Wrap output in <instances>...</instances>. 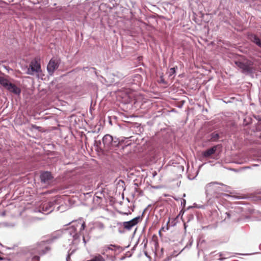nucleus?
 <instances>
[{
    "label": "nucleus",
    "instance_id": "58836bf2",
    "mask_svg": "<svg viewBox=\"0 0 261 261\" xmlns=\"http://www.w3.org/2000/svg\"><path fill=\"white\" fill-rule=\"evenodd\" d=\"M185 212V210L184 208H182V210H180V211L179 212V214H178V216L176 217V218H178L179 217V216H182V215H183V214H184Z\"/></svg>",
    "mask_w": 261,
    "mask_h": 261
},
{
    "label": "nucleus",
    "instance_id": "9b49d317",
    "mask_svg": "<svg viewBox=\"0 0 261 261\" xmlns=\"http://www.w3.org/2000/svg\"><path fill=\"white\" fill-rule=\"evenodd\" d=\"M77 226H78L77 224L76 225H72L70 227L64 229V230H63V234L72 237L73 234H74V233L76 232L77 230Z\"/></svg>",
    "mask_w": 261,
    "mask_h": 261
},
{
    "label": "nucleus",
    "instance_id": "3c124183",
    "mask_svg": "<svg viewBox=\"0 0 261 261\" xmlns=\"http://www.w3.org/2000/svg\"><path fill=\"white\" fill-rule=\"evenodd\" d=\"M100 129V127H99L98 128H97V129L95 130H94V131H92V132H93V133H98V132H99Z\"/></svg>",
    "mask_w": 261,
    "mask_h": 261
},
{
    "label": "nucleus",
    "instance_id": "bb28decb",
    "mask_svg": "<svg viewBox=\"0 0 261 261\" xmlns=\"http://www.w3.org/2000/svg\"><path fill=\"white\" fill-rule=\"evenodd\" d=\"M226 215V217H225V220L227 219H230L233 215H234V212L233 211H230L229 212H226L225 214Z\"/></svg>",
    "mask_w": 261,
    "mask_h": 261
},
{
    "label": "nucleus",
    "instance_id": "cd10ccee",
    "mask_svg": "<svg viewBox=\"0 0 261 261\" xmlns=\"http://www.w3.org/2000/svg\"><path fill=\"white\" fill-rule=\"evenodd\" d=\"M215 184H217V182H211V183H209L207 185H206V186L205 187V193H207L208 192V191L209 190L208 189L210 188L212 186H213V185H214Z\"/></svg>",
    "mask_w": 261,
    "mask_h": 261
},
{
    "label": "nucleus",
    "instance_id": "c03bdc74",
    "mask_svg": "<svg viewBox=\"0 0 261 261\" xmlns=\"http://www.w3.org/2000/svg\"><path fill=\"white\" fill-rule=\"evenodd\" d=\"M119 213L123 215H128L131 214L130 212L127 213V212H119Z\"/></svg>",
    "mask_w": 261,
    "mask_h": 261
},
{
    "label": "nucleus",
    "instance_id": "a18cd8bd",
    "mask_svg": "<svg viewBox=\"0 0 261 261\" xmlns=\"http://www.w3.org/2000/svg\"><path fill=\"white\" fill-rule=\"evenodd\" d=\"M138 243H139V240H138V241L136 242V243L135 244V245L133 246V247L132 248V251H134L136 249V248L137 247V246L138 245Z\"/></svg>",
    "mask_w": 261,
    "mask_h": 261
},
{
    "label": "nucleus",
    "instance_id": "4468645a",
    "mask_svg": "<svg viewBox=\"0 0 261 261\" xmlns=\"http://www.w3.org/2000/svg\"><path fill=\"white\" fill-rule=\"evenodd\" d=\"M177 69H178V67L177 66L171 67L167 72V74H168V77L171 79L174 77Z\"/></svg>",
    "mask_w": 261,
    "mask_h": 261
},
{
    "label": "nucleus",
    "instance_id": "c756f323",
    "mask_svg": "<svg viewBox=\"0 0 261 261\" xmlns=\"http://www.w3.org/2000/svg\"><path fill=\"white\" fill-rule=\"evenodd\" d=\"M40 256L39 255H34L32 257V261H40Z\"/></svg>",
    "mask_w": 261,
    "mask_h": 261
},
{
    "label": "nucleus",
    "instance_id": "7ed1b4c3",
    "mask_svg": "<svg viewBox=\"0 0 261 261\" xmlns=\"http://www.w3.org/2000/svg\"><path fill=\"white\" fill-rule=\"evenodd\" d=\"M9 76L6 75L0 71V85L5 89L16 95H20L21 92V89L16 85L9 81L7 77Z\"/></svg>",
    "mask_w": 261,
    "mask_h": 261
},
{
    "label": "nucleus",
    "instance_id": "6e6552de",
    "mask_svg": "<svg viewBox=\"0 0 261 261\" xmlns=\"http://www.w3.org/2000/svg\"><path fill=\"white\" fill-rule=\"evenodd\" d=\"M40 179L41 183L48 184L53 180L54 176L51 172L42 171L40 174Z\"/></svg>",
    "mask_w": 261,
    "mask_h": 261
},
{
    "label": "nucleus",
    "instance_id": "680f3d73",
    "mask_svg": "<svg viewBox=\"0 0 261 261\" xmlns=\"http://www.w3.org/2000/svg\"><path fill=\"white\" fill-rule=\"evenodd\" d=\"M135 190L136 192H139V189L137 188H135Z\"/></svg>",
    "mask_w": 261,
    "mask_h": 261
},
{
    "label": "nucleus",
    "instance_id": "a19ab883",
    "mask_svg": "<svg viewBox=\"0 0 261 261\" xmlns=\"http://www.w3.org/2000/svg\"><path fill=\"white\" fill-rule=\"evenodd\" d=\"M125 229H124V228L123 229H122L121 228L119 227L118 229V232L121 234L124 233L125 232Z\"/></svg>",
    "mask_w": 261,
    "mask_h": 261
},
{
    "label": "nucleus",
    "instance_id": "473e14b6",
    "mask_svg": "<svg viewBox=\"0 0 261 261\" xmlns=\"http://www.w3.org/2000/svg\"><path fill=\"white\" fill-rule=\"evenodd\" d=\"M203 243H205L204 240L199 239L197 241V247H198L200 244H202Z\"/></svg>",
    "mask_w": 261,
    "mask_h": 261
},
{
    "label": "nucleus",
    "instance_id": "e433bc0d",
    "mask_svg": "<svg viewBox=\"0 0 261 261\" xmlns=\"http://www.w3.org/2000/svg\"><path fill=\"white\" fill-rule=\"evenodd\" d=\"M164 148V146L163 145L160 146L157 149V150L155 151V155H157L160 151V150H162Z\"/></svg>",
    "mask_w": 261,
    "mask_h": 261
},
{
    "label": "nucleus",
    "instance_id": "79ce46f5",
    "mask_svg": "<svg viewBox=\"0 0 261 261\" xmlns=\"http://www.w3.org/2000/svg\"><path fill=\"white\" fill-rule=\"evenodd\" d=\"M257 253H259L258 252H253V253H242V254H240V255H253V254H257Z\"/></svg>",
    "mask_w": 261,
    "mask_h": 261
},
{
    "label": "nucleus",
    "instance_id": "423d86ee",
    "mask_svg": "<svg viewBox=\"0 0 261 261\" xmlns=\"http://www.w3.org/2000/svg\"><path fill=\"white\" fill-rule=\"evenodd\" d=\"M61 63V59L58 57H53L49 61L47 65V71L49 75H54L55 71L58 69Z\"/></svg>",
    "mask_w": 261,
    "mask_h": 261
},
{
    "label": "nucleus",
    "instance_id": "4c0bfd02",
    "mask_svg": "<svg viewBox=\"0 0 261 261\" xmlns=\"http://www.w3.org/2000/svg\"><path fill=\"white\" fill-rule=\"evenodd\" d=\"M186 200L185 199H181V206L184 208L186 206Z\"/></svg>",
    "mask_w": 261,
    "mask_h": 261
},
{
    "label": "nucleus",
    "instance_id": "f8f14e48",
    "mask_svg": "<svg viewBox=\"0 0 261 261\" xmlns=\"http://www.w3.org/2000/svg\"><path fill=\"white\" fill-rule=\"evenodd\" d=\"M116 250H119L120 252H122L124 250V248L115 244H111L110 245L105 246L103 249V251L105 252H107L108 250L116 251Z\"/></svg>",
    "mask_w": 261,
    "mask_h": 261
},
{
    "label": "nucleus",
    "instance_id": "2eb2a0df",
    "mask_svg": "<svg viewBox=\"0 0 261 261\" xmlns=\"http://www.w3.org/2000/svg\"><path fill=\"white\" fill-rule=\"evenodd\" d=\"M177 222V218H175L170 220V218L169 219L168 221L166 224V230H168L170 227H173L176 225Z\"/></svg>",
    "mask_w": 261,
    "mask_h": 261
},
{
    "label": "nucleus",
    "instance_id": "5701e85b",
    "mask_svg": "<svg viewBox=\"0 0 261 261\" xmlns=\"http://www.w3.org/2000/svg\"><path fill=\"white\" fill-rule=\"evenodd\" d=\"M63 234V230H62V231L58 230V231H57L56 232H55L54 234H53L52 236L54 237V239H55V240H57V239L60 238Z\"/></svg>",
    "mask_w": 261,
    "mask_h": 261
},
{
    "label": "nucleus",
    "instance_id": "b1692460",
    "mask_svg": "<svg viewBox=\"0 0 261 261\" xmlns=\"http://www.w3.org/2000/svg\"><path fill=\"white\" fill-rule=\"evenodd\" d=\"M193 238H192V237H190V238L189 239L188 243L187 244V245H186V246L185 247L184 249L190 248L193 244Z\"/></svg>",
    "mask_w": 261,
    "mask_h": 261
},
{
    "label": "nucleus",
    "instance_id": "f257e3e1",
    "mask_svg": "<svg viewBox=\"0 0 261 261\" xmlns=\"http://www.w3.org/2000/svg\"><path fill=\"white\" fill-rule=\"evenodd\" d=\"M95 140L94 145L96 147V150L103 154L115 152L117 148L121 147L123 148L122 145L124 142L123 139H119L110 134L105 135L101 139Z\"/></svg>",
    "mask_w": 261,
    "mask_h": 261
},
{
    "label": "nucleus",
    "instance_id": "774afa93",
    "mask_svg": "<svg viewBox=\"0 0 261 261\" xmlns=\"http://www.w3.org/2000/svg\"><path fill=\"white\" fill-rule=\"evenodd\" d=\"M259 248L261 250V244L259 246Z\"/></svg>",
    "mask_w": 261,
    "mask_h": 261
},
{
    "label": "nucleus",
    "instance_id": "20e7f679",
    "mask_svg": "<svg viewBox=\"0 0 261 261\" xmlns=\"http://www.w3.org/2000/svg\"><path fill=\"white\" fill-rule=\"evenodd\" d=\"M220 145H215L208 149L202 151L200 160L203 161L204 159H212L215 160L218 159L219 154L217 153L218 147Z\"/></svg>",
    "mask_w": 261,
    "mask_h": 261
},
{
    "label": "nucleus",
    "instance_id": "a878e982",
    "mask_svg": "<svg viewBox=\"0 0 261 261\" xmlns=\"http://www.w3.org/2000/svg\"><path fill=\"white\" fill-rule=\"evenodd\" d=\"M26 73L29 75H34L35 73V72L34 70V69L32 68V66H29V67L28 68Z\"/></svg>",
    "mask_w": 261,
    "mask_h": 261
},
{
    "label": "nucleus",
    "instance_id": "c85d7f7f",
    "mask_svg": "<svg viewBox=\"0 0 261 261\" xmlns=\"http://www.w3.org/2000/svg\"><path fill=\"white\" fill-rule=\"evenodd\" d=\"M84 198L85 199H88L89 198H91L92 196V193L88 192L86 193H84Z\"/></svg>",
    "mask_w": 261,
    "mask_h": 261
},
{
    "label": "nucleus",
    "instance_id": "f03ea898",
    "mask_svg": "<svg viewBox=\"0 0 261 261\" xmlns=\"http://www.w3.org/2000/svg\"><path fill=\"white\" fill-rule=\"evenodd\" d=\"M240 72L246 75L251 76L255 72L256 68L254 62L249 59L238 60L234 61Z\"/></svg>",
    "mask_w": 261,
    "mask_h": 261
},
{
    "label": "nucleus",
    "instance_id": "6e6d98bb",
    "mask_svg": "<svg viewBox=\"0 0 261 261\" xmlns=\"http://www.w3.org/2000/svg\"><path fill=\"white\" fill-rule=\"evenodd\" d=\"M160 82L162 83H163V84H165L166 83V82L165 81V80L163 79H162V78H161Z\"/></svg>",
    "mask_w": 261,
    "mask_h": 261
},
{
    "label": "nucleus",
    "instance_id": "dca6fc26",
    "mask_svg": "<svg viewBox=\"0 0 261 261\" xmlns=\"http://www.w3.org/2000/svg\"><path fill=\"white\" fill-rule=\"evenodd\" d=\"M122 225L124 229L127 230H130L134 227L133 225L131 223L130 221L122 222Z\"/></svg>",
    "mask_w": 261,
    "mask_h": 261
},
{
    "label": "nucleus",
    "instance_id": "13d9d810",
    "mask_svg": "<svg viewBox=\"0 0 261 261\" xmlns=\"http://www.w3.org/2000/svg\"><path fill=\"white\" fill-rule=\"evenodd\" d=\"M203 207H204L203 205H200V206H196L197 208H203Z\"/></svg>",
    "mask_w": 261,
    "mask_h": 261
},
{
    "label": "nucleus",
    "instance_id": "052dcab7",
    "mask_svg": "<svg viewBox=\"0 0 261 261\" xmlns=\"http://www.w3.org/2000/svg\"><path fill=\"white\" fill-rule=\"evenodd\" d=\"M198 18V17H192V20H194L195 21H196V20Z\"/></svg>",
    "mask_w": 261,
    "mask_h": 261
},
{
    "label": "nucleus",
    "instance_id": "f704fd0d",
    "mask_svg": "<svg viewBox=\"0 0 261 261\" xmlns=\"http://www.w3.org/2000/svg\"><path fill=\"white\" fill-rule=\"evenodd\" d=\"M223 187L221 188V190L222 191H227V188H229V187L227 186L226 185H224L222 184H221Z\"/></svg>",
    "mask_w": 261,
    "mask_h": 261
},
{
    "label": "nucleus",
    "instance_id": "4d7b16f0",
    "mask_svg": "<svg viewBox=\"0 0 261 261\" xmlns=\"http://www.w3.org/2000/svg\"><path fill=\"white\" fill-rule=\"evenodd\" d=\"M193 218H194V216H193V215L191 214V215H190V217H189V220H190V219H193Z\"/></svg>",
    "mask_w": 261,
    "mask_h": 261
},
{
    "label": "nucleus",
    "instance_id": "f3484780",
    "mask_svg": "<svg viewBox=\"0 0 261 261\" xmlns=\"http://www.w3.org/2000/svg\"><path fill=\"white\" fill-rule=\"evenodd\" d=\"M142 216H138L131 219L130 221L134 226L138 224L142 220Z\"/></svg>",
    "mask_w": 261,
    "mask_h": 261
},
{
    "label": "nucleus",
    "instance_id": "393cba45",
    "mask_svg": "<svg viewBox=\"0 0 261 261\" xmlns=\"http://www.w3.org/2000/svg\"><path fill=\"white\" fill-rule=\"evenodd\" d=\"M92 261H105V259L102 256L98 254L92 258Z\"/></svg>",
    "mask_w": 261,
    "mask_h": 261
},
{
    "label": "nucleus",
    "instance_id": "8fccbe9b",
    "mask_svg": "<svg viewBox=\"0 0 261 261\" xmlns=\"http://www.w3.org/2000/svg\"><path fill=\"white\" fill-rule=\"evenodd\" d=\"M10 260V259H6V258H5V257H2L1 256H0V260H6V261H9Z\"/></svg>",
    "mask_w": 261,
    "mask_h": 261
},
{
    "label": "nucleus",
    "instance_id": "1a4fd4ad",
    "mask_svg": "<svg viewBox=\"0 0 261 261\" xmlns=\"http://www.w3.org/2000/svg\"><path fill=\"white\" fill-rule=\"evenodd\" d=\"M247 38L252 42L255 44L257 46L261 48V38L257 35L252 33H248Z\"/></svg>",
    "mask_w": 261,
    "mask_h": 261
},
{
    "label": "nucleus",
    "instance_id": "aec40b11",
    "mask_svg": "<svg viewBox=\"0 0 261 261\" xmlns=\"http://www.w3.org/2000/svg\"><path fill=\"white\" fill-rule=\"evenodd\" d=\"M55 240H56L55 239H54V237L51 236V238L45 240V241H42L40 243H38V245L39 246H42L45 244H51Z\"/></svg>",
    "mask_w": 261,
    "mask_h": 261
},
{
    "label": "nucleus",
    "instance_id": "0eeeda50",
    "mask_svg": "<svg viewBox=\"0 0 261 261\" xmlns=\"http://www.w3.org/2000/svg\"><path fill=\"white\" fill-rule=\"evenodd\" d=\"M224 133L221 130H215L210 132L206 136L208 142H216L223 140Z\"/></svg>",
    "mask_w": 261,
    "mask_h": 261
},
{
    "label": "nucleus",
    "instance_id": "37998d69",
    "mask_svg": "<svg viewBox=\"0 0 261 261\" xmlns=\"http://www.w3.org/2000/svg\"><path fill=\"white\" fill-rule=\"evenodd\" d=\"M172 255L168 256L166 258L164 259V261H170L172 259Z\"/></svg>",
    "mask_w": 261,
    "mask_h": 261
},
{
    "label": "nucleus",
    "instance_id": "c9c22d12",
    "mask_svg": "<svg viewBox=\"0 0 261 261\" xmlns=\"http://www.w3.org/2000/svg\"><path fill=\"white\" fill-rule=\"evenodd\" d=\"M254 118L261 123V116L260 115H253Z\"/></svg>",
    "mask_w": 261,
    "mask_h": 261
},
{
    "label": "nucleus",
    "instance_id": "e2e57ef3",
    "mask_svg": "<svg viewBox=\"0 0 261 261\" xmlns=\"http://www.w3.org/2000/svg\"><path fill=\"white\" fill-rule=\"evenodd\" d=\"M136 231H137V228L135 229V231H134V233H133V237H134V236L135 234L136 233Z\"/></svg>",
    "mask_w": 261,
    "mask_h": 261
},
{
    "label": "nucleus",
    "instance_id": "6ab92c4d",
    "mask_svg": "<svg viewBox=\"0 0 261 261\" xmlns=\"http://www.w3.org/2000/svg\"><path fill=\"white\" fill-rule=\"evenodd\" d=\"M219 255L220 258L218 259L220 261H223L224 259L229 258L230 256H229L230 253L229 252H219Z\"/></svg>",
    "mask_w": 261,
    "mask_h": 261
},
{
    "label": "nucleus",
    "instance_id": "603ef678",
    "mask_svg": "<svg viewBox=\"0 0 261 261\" xmlns=\"http://www.w3.org/2000/svg\"><path fill=\"white\" fill-rule=\"evenodd\" d=\"M83 241L84 243L85 244H86L87 243V241H86V239H85V238L84 236L83 237Z\"/></svg>",
    "mask_w": 261,
    "mask_h": 261
},
{
    "label": "nucleus",
    "instance_id": "4be33fe9",
    "mask_svg": "<svg viewBox=\"0 0 261 261\" xmlns=\"http://www.w3.org/2000/svg\"><path fill=\"white\" fill-rule=\"evenodd\" d=\"M51 248L49 246H46L44 249H42L38 251V255L40 256L45 254L48 251L50 250Z\"/></svg>",
    "mask_w": 261,
    "mask_h": 261
},
{
    "label": "nucleus",
    "instance_id": "338daca9",
    "mask_svg": "<svg viewBox=\"0 0 261 261\" xmlns=\"http://www.w3.org/2000/svg\"><path fill=\"white\" fill-rule=\"evenodd\" d=\"M161 229V231L162 230L165 231V227H162Z\"/></svg>",
    "mask_w": 261,
    "mask_h": 261
},
{
    "label": "nucleus",
    "instance_id": "de8ad7c7",
    "mask_svg": "<svg viewBox=\"0 0 261 261\" xmlns=\"http://www.w3.org/2000/svg\"><path fill=\"white\" fill-rule=\"evenodd\" d=\"M147 207H146V208L143 210V212H142V213L141 215H140V216H142V219L143 218V217H144V214H145V211L147 210Z\"/></svg>",
    "mask_w": 261,
    "mask_h": 261
},
{
    "label": "nucleus",
    "instance_id": "864d4df0",
    "mask_svg": "<svg viewBox=\"0 0 261 261\" xmlns=\"http://www.w3.org/2000/svg\"><path fill=\"white\" fill-rule=\"evenodd\" d=\"M126 257H126V256H125V255L123 256H122V257L120 258V260H123L125 259Z\"/></svg>",
    "mask_w": 261,
    "mask_h": 261
},
{
    "label": "nucleus",
    "instance_id": "49530a36",
    "mask_svg": "<svg viewBox=\"0 0 261 261\" xmlns=\"http://www.w3.org/2000/svg\"><path fill=\"white\" fill-rule=\"evenodd\" d=\"M125 255L126 256V257H130L132 256V253H130L129 251H128L126 253Z\"/></svg>",
    "mask_w": 261,
    "mask_h": 261
},
{
    "label": "nucleus",
    "instance_id": "0e129e2a",
    "mask_svg": "<svg viewBox=\"0 0 261 261\" xmlns=\"http://www.w3.org/2000/svg\"><path fill=\"white\" fill-rule=\"evenodd\" d=\"M6 215V213L5 212H3L2 213V216H5Z\"/></svg>",
    "mask_w": 261,
    "mask_h": 261
},
{
    "label": "nucleus",
    "instance_id": "5fc2aeb1",
    "mask_svg": "<svg viewBox=\"0 0 261 261\" xmlns=\"http://www.w3.org/2000/svg\"><path fill=\"white\" fill-rule=\"evenodd\" d=\"M159 235L160 237H162L163 234L161 232V229H160L159 231Z\"/></svg>",
    "mask_w": 261,
    "mask_h": 261
},
{
    "label": "nucleus",
    "instance_id": "a211bd4d",
    "mask_svg": "<svg viewBox=\"0 0 261 261\" xmlns=\"http://www.w3.org/2000/svg\"><path fill=\"white\" fill-rule=\"evenodd\" d=\"M142 216H138L131 219L130 221L134 226L138 224L142 220Z\"/></svg>",
    "mask_w": 261,
    "mask_h": 261
},
{
    "label": "nucleus",
    "instance_id": "bf43d9fd",
    "mask_svg": "<svg viewBox=\"0 0 261 261\" xmlns=\"http://www.w3.org/2000/svg\"><path fill=\"white\" fill-rule=\"evenodd\" d=\"M22 254L20 253L17 252L16 255L18 256H21Z\"/></svg>",
    "mask_w": 261,
    "mask_h": 261
},
{
    "label": "nucleus",
    "instance_id": "09e8293b",
    "mask_svg": "<svg viewBox=\"0 0 261 261\" xmlns=\"http://www.w3.org/2000/svg\"><path fill=\"white\" fill-rule=\"evenodd\" d=\"M117 226H119V227L121 228L122 226H123L122 222H117Z\"/></svg>",
    "mask_w": 261,
    "mask_h": 261
},
{
    "label": "nucleus",
    "instance_id": "69168bd1",
    "mask_svg": "<svg viewBox=\"0 0 261 261\" xmlns=\"http://www.w3.org/2000/svg\"><path fill=\"white\" fill-rule=\"evenodd\" d=\"M193 205H194L193 207H196V206H198L196 203H194Z\"/></svg>",
    "mask_w": 261,
    "mask_h": 261
},
{
    "label": "nucleus",
    "instance_id": "72a5a7b5",
    "mask_svg": "<svg viewBox=\"0 0 261 261\" xmlns=\"http://www.w3.org/2000/svg\"><path fill=\"white\" fill-rule=\"evenodd\" d=\"M86 225L85 222H83L81 226L80 231L84 230L86 228Z\"/></svg>",
    "mask_w": 261,
    "mask_h": 261
},
{
    "label": "nucleus",
    "instance_id": "9d476101",
    "mask_svg": "<svg viewBox=\"0 0 261 261\" xmlns=\"http://www.w3.org/2000/svg\"><path fill=\"white\" fill-rule=\"evenodd\" d=\"M30 66H32V68L34 69L36 73H39L42 72L41 64L39 61L37 60L36 59L33 60L30 65Z\"/></svg>",
    "mask_w": 261,
    "mask_h": 261
},
{
    "label": "nucleus",
    "instance_id": "ea45409f",
    "mask_svg": "<svg viewBox=\"0 0 261 261\" xmlns=\"http://www.w3.org/2000/svg\"><path fill=\"white\" fill-rule=\"evenodd\" d=\"M184 104V101H181L179 103L176 105V107L178 108H181Z\"/></svg>",
    "mask_w": 261,
    "mask_h": 261
},
{
    "label": "nucleus",
    "instance_id": "7c9ffc66",
    "mask_svg": "<svg viewBox=\"0 0 261 261\" xmlns=\"http://www.w3.org/2000/svg\"><path fill=\"white\" fill-rule=\"evenodd\" d=\"M31 130L36 129V130H40V129L41 128V127L40 126H38L36 125L35 124H31Z\"/></svg>",
    "mask_w": 261,
    "mask_h": 261
},
{
    "label": "nucleus",
    "instance_id": "2f4dec72",
    "mask_svg": "<svg viewBox=\"0 0 261 261\" xmlns=\"http://www.w3.org/2000/svg\"><path fill=\"white\" fill-rule=\"evenodd\" d=\"M74 252V250H73L71 253H69V251H68V254L66 256V261H69L70 259V255H71Z\"/></svg>",
    "mask_w": 261,
    "mask_h": 261
},
{
    "label": "nucleus",
    "instance_id": "ddd939ff",
    "mask_svg": "<svg viewBox=\"0 0 261 261\" xmlns=\"http://www.w3.org/2000/svg\"><path fill=\"white\" fill-rule=\"evenodd\" d=\"M73 239L71 241L70 245H73L74 244H78L80 241V234L77 232V230L73 234V236L72 237Z\"/></svg>",
    "mask_w": 261,
    "mask_h": 261
},
{
    "label": "nucleus",
    "instance_id": "412c9836",
    "mask_svg": "<svg viewBox=\"0 0 261 261\" xmlns=\"http://www.w3.org/2000/svg\"><path fill=\"white\" fill-rule=\"evenodd\" d=\"M92 6H93L92 2H87L83 5H82V6L84 7V11L85 12H86V11H89L90 10V9L91 8Z\"/></svg>",
    "mask_w": 261,
    "mask_h": 261
},
{
    "label": "nucleus",
    "instance_id": "39448f33",
    "mask_svg": "<svg viewBox=\"0 0 261 261\" xmlns=\"http://www.w3.org/2000/svg\"><path fill=\"white\" fill-rule=\"evenodd\" d=\"M58 205V200L56 199L44 202L39 208V212L49 214L55 209V206Z\"/></svg>",
    "mask_w": 261,
    "mask_h": 261
}]
</instances>
